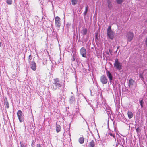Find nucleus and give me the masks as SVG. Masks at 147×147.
<instances>
[{"instance_id": "f257e3e1", "label": "nucleus", "mask_w": 147, "mask_h": 147, "mask_svg": "<svg viewBox=\"0 0 147 147\" xmlns=\"http://www.w3.org/2000/svg\"><path fill=\"white\" fill-rule=\"evenodd\" d=\"M54 82L53 84L55 85V87L53 86L52 89L53 90H56L57 88L59 89V87H61L62 86V84L60 82L58 78H56L54 79Z\"/></svg>"}, {"instance_id": "f03ea898", "label": "nucleus", "mask_w": 147, "mask_h": 147, "mask_svg": "<svg viewBox=\"0 0 147 147\" xmlns=\"http://www.w3.org/2000/svg\"><path fill=\"white\" fill-rule=\"evenodd\" d=\"M111 26H109L107 31V36L111 39H113L114 37L115 33L113 31L111 30Z\"/></svg>"}, {"instance_id": "7ed1b4c3", "label": "nucleus", "mask_w": 147, "mask_h": 147, "mask_svg": "<svg viewBox=\"0 0 147 147\" xmlns=\"http://www.w3.org/2000/svg\"><path fill=\"white\" fill-rule=\"evenodd\" d=\"M113 65L114 67L118 70H119L122 69V65L118 61V59L117 58L115 59V62Z\"/></svg>"}, {"instance_id": "20e7f679", "label": "nucleus", "mask_w": 147, "mask_h": 147, "mask_svg": "<svg viewBox=\"0 0 147 147\" xmlns=\"http://www.w3.org/2000/svg\"><path fill=\"white\" fill-rule=\"evenodd\" d=\"M17 114L20 122H23L24 121V118L21 111L18 110L17 112Z\"/></svg>"}, {"instance_id": "39448f33", "label": "nucleus", "mask_w": 147, "mask_h": 147, "mask_svg": "<svg viewBox=\"0 0 147 147\" xmlns=\"http://www.w3.org/2000/svg\"><path fill=\"white\" fill-rule=\"evenodd\" d=\"M134 36V34L132 32H129L126 34V38L128 42H130L132 41Z\"/></svg>"}, {"instance_id": "423d86ee", "label": "nucleus", "mask_w": 147, "mask_h": 147, "mask_svg": "<svg viewBox=\"0 0 147 147\" xmlns=\"http://www.w3.org/2000/svg\"><path fill=\"white\" fill-rule=\"evenodd\" d=\"M60 19L58 16H56L55 18V22L56 26L58 28H59L61 25Z\"/></svg>"}, {"instance_id": "0eeeda50", "label": "nucleus", "mask_w": 147, "mask_h": 147, "mask_svg": "<svg viewBox=\"0 0 147 147\" xmlns=\"http://www.w3.org/2000/svg\"><path fill=\"white\" fill-rule=\"evenodd\" d=\"M80 52L81 55L83 57H86V51L84 47H82L80 50Z\"/></svg>"}, {"instance_id": "6e6552de", "label": "nucleus", "mask_w": 147, "mask_h": 147, "mask_svg": "<svg viewBox=\"0 0 147 147\" xmlns=\"http://www.w3.org/2000/svg\"><path fill=\"white\" fill-rule=\"evenodd\" d=\"M100 80L101 82L103 84H106L107 82V79L106 76L104 75H102L101 76Z\"/></svg>"}, {"instance_id": "1a4fd4ad", "label": "nucleus", "mask_w": 147, "mask_h": 147, "mask_svg": "<svg viewBox=\"0 0 147 147\" xmlns=\"http://www.w3.org/2000/svg\"><path fill=\"white\" fill-rule=\"evenodd\" d=\"M31 68L33 71H35L36 69V64L34 61L30 63Z\"/></svg>"}, {"instance_id": "9d476101", "label": "nucleus", "mask_w": 147, "mask_h": 147, "mask_svg": "<svg viewBox=\"0 0 147 147\" xmlns=\"http://www.w3.org/2000/svg\"><path fill=\"white\" fill-rule=\"evenodd\" d=\"M106 74L109 80H112V76L110 72L109 71H106Z\"/></svg>"}, {"instance_id": "9b49d317", "label": "nucleus", "mask_w": 147, "mask_h": 147, "mask_svg": "<svg viewBox=\"0 0 147 147\" xmlns=\"http://www.w3.org/2000/svg\"><path fill=\"white\" fill-rule=\"evenodd\" d=\"M134 82V81L132 78H130L129 81L128 85L129 87H130V86H132Z\"/></svg>"}, {"instance_id": "f8f14e48", "label": "nucleus", "mask_w": 147, "mask_h": 147, "mask_svg": "<svg viewBox=\"0 0 147 147\" xmlns=\"http://www.w3.org/2000/svg\"><path fill=\"white\" fill-rule=\"evenodd\" d=\"M56 132L57 133H58L61 131V128L59 125H57V124H56Z\"/></svg>"}, {"instance_id": "ddd939ff", "label": "nucleus", "mask_w": 147, "mask_h": 147, "mask_svg": "<svg viewBox=\"0 0 147 147\" xmlns=\"http://www.w3.org/2000/svg\"><path fill=\"white\" fill-rule=\"evenodd\" d=\"M88 147H94L95 143L93 140H92L89 144Z\"/></svg>"}, {"instance_id": "4468645a", "label": "nucleus", "mask_w": 147, "mask_h": 147, "mask_svg": "<svg viewBox=\"0 0 147 147\" xmlns=\"http://www.w3.org/2000/svg\"><path fill=\"white\" fill-rule=\"evenodd\" d=\"M128 117L129 119L132 118L133 116V115L132 112L131 111H128L127 113Z\"/></svg>"}, {"instance_id": "2eb2a0df", "label": "nucleus", "mask_w": 147, "mask_h": 147, "mask_svg": "<svg viewBox=\"0 0 147 147\" xmlns=\"http://www.w3.org/2000/svg\"><path fill=\"white\" fill-rule=\"evenodd\" d=\"M4 103L5 107L7 108H8L9 107V104L6 98H5V99Z\"/></svg>"}, {"instance_id": "dca6fc26", "label": "nucleus", "mask_w": 147, "mask_h": 147, "mask_svg": "<svg viewBox=\"0 0 147 147\" xmlns=\"http://www.w3.org/2000/svg\"><path fill=\"white\" fill-rule=\"evenodd\" d=\"M84 138L83 137H81L79 139V142L80 144H83L84 142Z\"/></svg>"}, {"instance_id": "f3484780", "label": "nucleus", "mask_w": 147, "mask_h": 147, "mask_svg": "<svg viewBox=\"0 0 147 147\" xmlns=\"http://www.w3.org/2000/svg\"><path fill=\"white\" fill-rule=\"evenodd\" d=\"M87 29L86 28L83 29L82 30V33L83 35H85L87 33Z\"/></svg>"}, {"instance_id": "a211bd4d", "label": "nucleus", "mask_w": 147, "mask_h": 147, "mask_svg": "<svg viewBox=\"0 0 147 147\" xmlns=\"http://www.w3.org/2000/svg\"><path fill=\"white\" fill-rule=\"evenodd\" d=\"M108 6L109 8L111 9L112 7V5L111 4V2L110 0H107Z\"/></svg>"}, {"instance_id": "6ab92c4d", "label": "nucleus", "mask_w": 147, "mask_h": 147, "mask_svg": "<svg viewBox=\"0 0 147 147\" xmlns=\"http://www.w3.org/2000/svg\"><path fill=\"white\" fill-rule=\"evenodd\" d=\"M78 0H71V2L72 4L73 5H75L78 2Z\"/></svg>"}, {"instance_id": "aec40b11", "label": "nucleus", "mask_w": 147, "mask_h": 147, "mask_svg": "<svg viewBox=\"0 0 147 147\" xmlns=\"http://www.w3.org/2000/svg\"><path fill=\"white\" fill-rule=\"evenodd\" d=\"M139 77L140 78H141V80H144V78L143 77V73H141L139 74Z\"/></svg>"}, {"instance_id": "412c9836", "label": "nucleus", "mask_w": 147, "mask_h": 147, "mask_svg": "<svg viewBox=\"0 0 147 147\" xmlns=\"http://www.w3.org/2000/svg\"><path fill=\"white\" fill-rule=\"evenodd\" d=\"M12 0H6V3L8 5H11L12 4Z\"/></svg>"}, {"instance_id": "4be33fe9", "label": "nucleus", "mask_w": 147, "mask_h": 147, "mask_svg": "<svg viewBox=\"0 0 147 147\" xmlns=\"http://www.w3.org/2000/svg\"><path fill=\"white\" fill-rule=\"evenodd\" d=\"M88 10V6H87L86 7L85 10L84 12V16H86Z\"/></svg>"}, {"instance_id": "5701e85b", "label": "nucleus", "mask_w": 147, "mask_h": 147, "mask_svg": "<svg viewBox=\"0 0 147 147\" xmlns=\"http://www.w3.org/2000/svg\"><path fill=\"white\" fill-rule=\"evenodd\" d=\"M124 0H116V2L118 4H121L122 3V2Z\"/></svg>"}, {"instance_id": "b1692460", "label": "nucleus", "mask_w": 147, "mask_h": 147, "mask_svg": "<svg viewBox=\"0 0 147 147\" xmlns=\"http://www.w3.org/2000/svg\"><path fill=\"white\" fill-rule=\"evenodd\" d=\"M32 59V57L31 55L30 54L29 56L28 59V60L29 63H30L31 62V60Z\"/></svg>"}, {"instance_id": "393cba45", "label": "nucleus", "mask_w": 147, "mask_h": 147, "mask_svg": "<svg viewBox=\"0 0 147 147\" xmlns=\"http://www.w3.org/2000/svg\"><path fill=\"white\" fill-rule=\"evenodd\" d=\"M109 134L110 136H112L114 138H115V135L113 133L110 132L109 133Z\"/></svg>"}, {"instance_id": "a878e982", "label": "nucleus", "mask_w": 147, "mask_h": 147, "mask_svg": "<svg viewBox=\"0 0 147 147\" xmlns=\"http://www.w3.org/2000/svg\"><path fill=\"white\" fill-rule=\"evenodd\" d=\"M21 147H26V144H21Z\"/></svg>"}, {"instance_id": "bb28decb", "label": "nucleus", "mask_w": 147, "mask_h": 147, "mask_svg": "<svg viewBox=\"0 0 147 147\" xmlns=\"http://www.w3.org/2000/svg\"><path fill=\"white\" fill-rule=\"evenodd\" d=\"M143 100H141L140 102V105H141L142 108L143 107Z\"/></svg>"}, {"instance_id": "cd10ccee", "label": "nucleus", "mask_w": 147, "mask_h": 147, "mask_svg": "<svg viewBox=\"0 0 147 147\" xmlns=\"http://www.w3.org/2000/svg\"><path fill=\"white\" fill-rule=\"evenodd\" d=\"M136 131L138 133L140 132V129L139 127H138L136 129Z\"/></svg>"}, {"instance_id": "c85d7f7f", "label": "nucleus", "mask_w": 147, "mask_h": 147, "mask_svg": "<svg viewBox=\"0 0 147 147\" xmlns=\"http://www.w3.org/2000/svg\"><path fill=\"white\" fill-rule=\"evenodd\" d=\"M36 147H42L40 144H37L36 145Z\"/></svg>"}, {"instance_id": "c756f323", "label": "nucleus", "mask_w": 147, "mask_h": 147, "mask_svg": "<svg viewBox=\"0 0 147 147\" xmlns=\"http://www.w3.org/2000/svg\"><path fill=\"white\" fill-rule=\"evenodd\" d=\"M145 43L146 46L147 47V37L146 38V40H145Z\"/></svg>"}, {"instance_id": "7c9ffc66", "label": "nucleus", "mask_w": 147, "mask_h": 147, "mask_svg": "<svg viewBox=\"0 0 147 147\" xmlns=\"http://www.w3.org/2000/svg\"><path fill=\"white\" fill-rule=\"evenodd\" d=\"M72 60L73 61H75V58L74 57H73V58L72 59Z\"/></svg>"}, {"instance_id": "2f4dec72", "label": "nucleus", "mask_w": 147, "mask_h": 147, "mask_svg": "<svg viewBox=\"0 0 147 147\" xmlns=\"http://www.w3.org/2000/svg\"><path fill=\"white\" fill-rule=\"evenodd\" d=\"M119 48H120V46H118V47H117V49H119Z\"/></svg>"}, {"instance_id": "473e14b6", "label": "nucleus", "mask_w": 147, "mask_h": 147, "mask_svg": "<svg viewBox=\"0 0 147 147\" xmlns=\"http://www.w3.org/2000/svg\"><path fill=\"white\" fill-rule=\"evenodd\" d=\"M32 144H33V142H32V143L31 144V145H32Z\"/></svg>"}, {"instance_id": "72a5a7b5", "label": "nucleus", "mask_w": 147, "mask_h": 147, "mask_svg": "<svg viewBox=\"0 0 147 147\" xmlns=\"http://www.w3.org/2000/svg\"><path fill=\"white\" fill-rule=\"evenodd\" d=\"M145 22H147V20Z\"/></svg>"}]
</instances>
